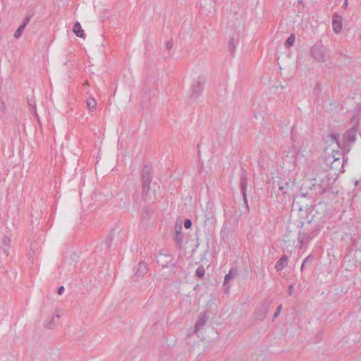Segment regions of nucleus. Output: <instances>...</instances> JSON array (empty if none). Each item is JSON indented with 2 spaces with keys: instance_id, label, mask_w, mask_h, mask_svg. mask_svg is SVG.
Listing matches in <instances>:
<instances>
[{
  "instance_id": "1",
  "label": "nucleus",
  "mask_w": 361,
  "mask_h": 361,
  "mask_svg": "<svg viewBox=\"0 0 361 361\" xmlns=\"http://www.w3.org/2000/svg\"><path fill=\"white\" fill-rule=\"evenodd\" d=\"M205 82L206 78L202 75H200L197 78L193 80L190 85V99H196L200 96L201 93L203 91Z\"/></svg>"
},
{
  "instance_id": "35",
  "label": "nucleus",
  "mask_w": 361,
  "mask_h": 361,
  "mask_svg": "<svg viewBox=\"0 0 361 361\" xmlns=\"http://www.w3.org/2000/svg\"><path fill=\"white\" fill-rule=\"evenodd\" d=\"M27 102H28L29 106L35 108L36 104H35V102L34 101V99H28Z\"/></svg>"
},
{
  "instance_id": "4",
  "label": "nucleus",
  "mask_w": 361,
  "mask_h": 361,
  "mask_svg": "<svg viewBox=\"0 0 361 361\" xmlns=\"http://www.w3.org/2000/svg\"><path fill=\"white\" fill-rule=\"evenodd\" d=\"M152 169L147 166H145L142 169V195L145 196L149 190L150 183L152 182Z\"/></svg>"
},
{
  "instance_id": "46",
  "label": "nucleus",
  "mask_w": 361,
  "mask_h": 361,
  "mask_svg": "<svg viewBox=\"0 0 361 361\" xmlns=\"http://www.w3.org/2000/svg\"><path fill=\"white\" fill-rule=\"evenodd\" d=\"M300 223L301 224V225H302H302H303V224H304V222H303V221H300Z\"/></svg>"
},
{
  "instance_id": "21",
  "label": "nucleus",
  "mask_w": 361,
  "mask_h": 361,
  "mask_svg": "<svg viewBox=\"0 0 361 361\" xmlns=\"http://www.w3.org/2000/svg\"><path fill=\"white\" fill-rule=\"evenodd\" d=\"M205 275V269L202 265L197 267L195 271V276L200 279H202Z\"/></svg>"
},
{
  "instance_id": "8",
  "label": "nucleus",
  "mask_w": 361,
  "mask_h": 361,
  "mask_svg": "<svg viewBox=\"0 0 361 361\" xmlns=\"http://www.w3.org/2000/svg\"><path fill=\"white\" fill-rule=\"evenodd\" d=\"M238 275V268L233 267L228 271V273L226 274L224 276V281L223 283V286L226 288V289L230 288L229 282L233 279Z\"/></svg>"
},
{
  "instance_id": "24",
  "label": "nucleus",
  "mask_w": 361,
  "mask_h": 361,
  "mask_svg": "<svg viewBox=\"0 0 361 361\" xmlns=\"http://www.w3.org/2000/svg\"><path fill=\"white\" fill-rule=\"evenodd\" d=\"M339 134L338 133H330L331 141L336 142L338 147H341V142L339 140Z\"/></svg>"
},
{
  "instance_id": "11",
  "label": "nucleus",
  "mask_w": 361,
  "mask_h": 361,
  "mask_svg": "<svg viewBox=\"0 0 361 361\" xmlns=\"http://www.w3.org/2000/svg\"><path fill=\"white\" fill-rule=\"evenodd\" d=\"M357 126H353L343 134L344 141L354 142L356 140Z\"/></svg>"
},
{
  "instance_id": "5",
  "label": "nucleus",
  "mask_w": 361,
  "mask_h": 361,
  "mask_svg": "<svg viewBox=\"0 0 361 361\" xmlns=\"http://www.w3.org/2000/svg\"><path fill=\"white\" fill-rule=\"evenodd\" d=\"M305 201V196L302 197H297L293 203V208L294 209H297L299 212L300 218L301 219L303 212H308V211L310 209V207H308L307 204H305V205H302L304 202Z\"/></svg>"
},
{
  "instance_id": "37",
  "label": "nucleus",
  "mask_w": 361,
  "mask_h": 361,
  "mask_svg": "<svg viewBox=\"0 0 361 361\" xmlns=\"http://www.w3.org/2000/svg\"><path fill=\"white\" fill-rule=\"evenodd\" d=\"M53 320H54V318H52L49 322H47L46 324H45V327L47 328V329H51V325H52V322H53Z\"/></svg>"
},
{
  "instance_id": "23",
  "label": "nucleus",
  "mask_w": 361,
  "mask_h": 361,
  "mask_svg": "<svg viewBox=\"0 0 361 361\" xmlns=\"http://www.w3.org/2000/svg\"><path fill=\"white\" fill-rule=\"evenodd\" d=\"M314 256L313 255H309L302 262L300 269L302 271L305 266L308 264L309 263H311L312 260L314 259Z\"/></svg>"
},
{
  "instance_id": "30",
  "label": "nucleus",
  "mask_w": 361,
  "mask_h": 361,
  "mask_svg": "<svg viewBox=\"0 0 361 361\" xmlns=\"http://www.w3.org/2000/svg\"><path fill=\"white\" fill-rule=\"evenodd\" d=\"M295 35L293 34H291L288 38L286 40V43L288 44V45H293L294 42H295Z\"/></svg>"
},
{
  "instance_id": "6",
  "label": "nucleus",
  "mask_w": 361,
  "mask_h": 361,
  "mask_svg": "<svg viewBox=\"0 0 361 361\" xmlns=\"http://www.w3.org/2000/svg\"><path fill=\"white\" fill-rule=\"evenodd\" d=\"M318 183H314L310 187V190L313 191L316 195L319 194L322 195L324 193L326 190L327 184L326 181L323 178H320L318 180Z\"/></svg>"
},
{
  "instance_id": "2",
  "label": "nucleus",
  "mask_w": 361,
  "mask_h": 361,
  "mask_svg": "<svg viewBox=\"0 0 361 361\" xmlns=\"http://www.w3.org/2000/svg\"><path fill=\"white\" fill-rule=\"evenodd\" d=\"M157 263L162 267L171 266L175 267L176 261L174 257L170 254L169 250H159V252L156 254Z\"/></svg>"
},
{
  "instance_id": "14",
  "label": "nucleus",
  "mask_w": 361,
  "mask_h": 361,
  "mask_svg": "<svg viewBox=\"0 0 361 361\" xmlns=\"http://www.w3.org/2000/svg\"><path fill=\"white\" fill-rule=\"evenodd\" d=\"M148 271V266L146 262L144 261L140 262L138 264L137 269L136 270L135 276L140 277L144 276L145 274H147Z\"/></svg>"
},
{
  "instance_id": "9",
  "label": "nucleus",
  "mask_w": 361,
  "mask_h": 361,
  "mask_svg": "<svg viewBox=\"0 0 361 361\" xmlns=\"http://www.w3.org/2000/svg\"><path fill=\"white\" fill-rule=\"evenodd\" d=\"M175 235L174 239L176 242H181L183 238V233L182 232V219H178L175 223Z\"/></svg>"
},
{
  "instance_id": "10",
  "label": "nucleus",
  "mask_w": 361,
  "mask_h": 361,
  "mask_svg": "<svg viewBox=\"0 0 361 361\" xmlns=\"http://www.w3.org/2000/svg\"><path fill=\"white\" fill-rule=\"evenodd\" d=\"M326 161L330 162L331 169L336 170L338 167L343 168V159L341 160L340 157H335V155L329 156L326 158Z\"/></svg>"
},
{
  "instance_id": "43",
  "label": "nucleus",
  "mask_w": 361,
  "mask_h": 361,
  "mask_svg": "<svg viewBox=\"0 0 361 361\" xmlns=\"http://www.w3.org/2000/svg\"><path fill=\"white\" fill-rule=\"evenodd\" d=\"M4 252L5 253V255H6V256H8V250L4 249Z\"/></svg>"
},
{
  "instance_id": "25",
  "label": "nucleus",
  "mask_w": 361,
  "mask_h": 361,
  "mask_svg": "<svg viewBox=\"0 0 361 361\" xmlns=\"http://www.w3.org/2000/svg\"><path fill=\"white\" fill-rule=\"evenodd\" d=\"M25 27H24V25H20V27L17 29V30L14 33V37L18 39L19 38L25 30Z\"/></svg>"
},
{
  "instance_id": "17",
  "label": "nucleus",
  "mask_w": 361,
  "mask_h": 361,
  "mask_svg": "<svg viewBox=\"0 0 361 361\" xmlns=\"http://www.w3.org/2000/svg\"><path fill=\"white\" fill-rule=\"evenodd\" d=\"M288 264V257L286 255L281 257L276 263L275 269L277 271L282 270Z\"/></svg>"
},
{
  "instance_id": "28",
  "label": "nucleus",
  "mask_w": 361,
  "mask_h": 361,
  "mask_svg": "<svg viewBox=\"0 0 361 361\" xmlns=\"http://www.w3.org/2000/svg\"><path fill=\"white\" fill-rule=\"evenodd\" d=\"M299 238H300V246L301 247H305L307 246V241L309 240V236L307 238L303 236V237H301L300 235L299 236Z\"/></svg>"
},
{
  "instance_id": "38",
  "label": "nucleus",
  "mask_w": 361,
  "mask_h": 361,
  "mask_svg": "<svg viewBox=\"0 0 361 361\" xmlns=\"http://www.w3.org/2000/svg\"><path fill=\"white\" fill-rule=\"evenodd\" d=\"M293 286L291 284L288 286V295H290L293 291Z\"/></svg>"
},
{
  "instance_id": "41",
  "label": "nucleus",
  "mask_w": 361,
  "mask_h": 361,
  "mask_svg": "<svg viewBox=\"0 0 361 361\" xmlns=\"http://www.w3.org/2000/svg\"><path fill=\"white\" fill-rule=\"evenodd\" d=\"M128 204H129L128 202H123V204L122 205L121 204V206L123 208H128Z\"/></svg>"
},
{
  "instance_id": "32",
  "label": "nucleus",
  "mask_w": 361,
  "mask_h": 361,
  "mask_svg": "<svg viewBox=\"0 0 361 361\" xmlns=\"http://www.w3.org/2000/svg\"><path fill=\"white\" fill-rule=\"evenodd\" d=\"M30 19H31V16H27L24 20H23V22L22 23L21 25H24V27H26L27 25L29 23V22L30 21Z\"/></svg>"
},
{
  "instance_id": "26",
  "label": "nucleus",
  "mask_w": 361,
  "mask_h": 361,
  "mask_svg": "<svg viewBox=\"0 0 361 361\" xmlns=\"http://www.w3.org/2000/svg\"><path fill=\"white\" fill-rule=\"evenodd\" d=\"M2 243L3 245L5 247H10L11 246V240L8 236H4L2 238Z\"/></svg>"
},
{
  "instance_id": "16",
  "label": "nucleus",
  "mask_w": 361,
  "mask_h": 361,
  "mask_svg": "<svg viewBox=\"0 0 361 361\" xmlns=\"http://www.w3.org/2000/svg\"><path fill=\"white\" fill-rule=\"evenodd\" d=\"M214 221V215L213 212H207L204 214V220L203 222L204 226L207 227L208 228L212 227L213 223Z\"/></svg>"
},
{
  "instance_id": "33",
  "label": "nucleus",
  "mask_w": 361,
  "mask_h": 361,
  "mask_svg": "<svg viewBox=\"0 0 361 361\" xmlns=\"http://www.w3.org/2000/svg\"><path fill=\"white\" fill-rule=\"evenodd\" d=\"M172 47H173V41H172V39H170L166 42V47L167 49L169 50L172 48Z\"/></svg>"
},
{
  "instance_id": "40",
  "label": "nucleus",
  "mask_w": 361,
  "mask_h": 361,
  "mask_svg": "<svg viewBox=\"0 0 361 361\" xmlns=\"http://www.w3.org/2000/svg\"><path fill=\"white\" fill-rule=\"evenodd\" d=\"M332 155H335V157H339L340 153L338 151L333 150Z\"/></svg>"
},
{
  "instance_id": "34",
  "label": "nucleus",
  "mask_w": 361,
  "mask_h": 361,
  "mask_svg": "<svg viewBox=\"0 0 361 361\" xmlns=\"http://www.w3.org/2000/svg\"><path fill=\"white\" fill-rule=\"evenodd\" d=\"M64 290L65 288L63 286H61L58 288L57 293L61 295L64 293Z\"/></svg>"
},
{
  "instance_id": "36",
  "label": "nucleus",
  "mask_w": 361,
  "mask_h": 361,
  "mask_svg": "<svg viewBox=\"0 0 361 361\" xmlns=\"http://www.w3.org/2000/svg\"><path fill=\"white\" fill-rule=\"evenodd\" d=\"M0 102H1L0 109L4 113L5 110H6L5 103L1 99H0Z\"/></svg>"
},
{
  "instance_id": "42",
  "label": "nucleus",
  "mask_w": 361,
  "mask_h": 361,
  "mask_svg": "<svg viewBox=\"0 0 361 361\" xmlns=\"http://www.w3.org/2000/svg\"><path fill=\"white\" fill-rule=\"evenodd\" d=\"M347 7H348V0H345L343 5V8H346Z\"/></svg>"
},
{
  "instance_id": "20",
  "label": "nucleus",
  "mask_w": 361,
  "mask_h": 361,
  "mask_svg": "<svg viewBox=\"0 0 361 361\" xmlns=\"http://www.w3.org/2000/svg\"><path fill=\"white\" fill-rule=\"evenodd\" d=\"M231 233V230L228 227L227 224L224 223L221 230V235L224 239L228 238V235Z\"/></svg>"
},
{
  "instance_id": "13",
  "label": "nucleus",
  "mask_w": 361,
  "mask_h": 361,
  "mask_svg": "<svg viewBox=\"0 0 361 361\" xmlns=\"http://www.w3.org/2000/svg\"><path fill=\"white\" fill-rule=\"evenodd\" d=\"M247 177L245 176V171H242L240 175V190L243 196L244 200L246 201V188H247Z\"/></svg>"
},
{
  "instance_id": "19",
  "label": "nucleus",
  "mask_w": 361,
  "mask_h": 361,
  "mask_svg": "<svg viewBox=\"0 0 361 361\" xmlns=\"http://www.w3.org/2000/svg\"><path fill=\"white\" fill-rule=\"evenodd\" d=\"M73 31L75 34V35L78 37L83 38L85 36L84 31L82 29L81 25L79 22L75 23Z\"/></svg>"
},
{
  "instance_id": "22",
  "label": "nucleus",
  "mask_w": 361,
  "mask_h": 361,
  "mask_svg": "<svg viewBox=\"0 0 361 361\" xmlns=\"http://www.w3.org/2000/svg\"><path fill=\"white\" fill-rule=\"evenodd\" d=\"M87 106L90 111H93L97 108V101L93 98H90L87 101Z\"/></svg>"
},
{
  "instance_id": "18",
  "label": "nucleus",
  "mask_w": 361,
  "mask_h": 361,
  "mask_svg": "<svg viewBox=\"0 0 361 361\" xmlns=\"http://www.w3.org/2000/svg\"><path fill=\"white\" fill-rule=\"evenodd\" d=\"M114 239V233L113 232H110L105 239L104 246L106 247H110L111 246H120V245H118L117 242H116L115 243H113Z\"/></svg>"
},
{
  "instance_id": "7",
  "label": "nucleus",
  "mask_w": 361,
  "mask_h": 361,
  "mask_svg": "<svg viewBox=\"0 0 361 361\" xmlns=\"http://www.w3.org/2000/svg\"><path fill=\"white\" fill-rule=\"evenodd\" d=\"M332 26L334 31L336 33L341 32L343 29V18L337 13L333 15Z\"/></svg>"
},
{
  "instance_id": "27",
  "label": "nucleus",
  "mask_w": 361,
  "mask_h": 361,
  "mask_svg": "<svg viewBox=\"0 0 361 361\" xmlns=\"http://www.w3.org/2000/svg\"><path fill=\"white\" fill-rule=\"evenodd\" d=\"M282 307H283L282 304L279 305L277 307V308H276V311H275V312H274V314L273 315V319H276L279 317V315L280 314L281 311L282 310Z\"/></svg>"
},
{
  "instance_id": "47",
  "label": "nucleus",
  "mask_w": 361,
  "mask_h": 361,
  "mask_svg": "<svg viewBox=\"0 0 361 361\" xmlns=\"http://www.w3.org/2000/svg\"><path fill=\"white\" fill-rule=\"evenodd\" d=\"M311 222L310 220H307V223L310 224Z\"/></svg>"
},
{
  "instance_id": "3",
  "label": "nucleus",
  "mask_w": 361,
  "mask_h": 361,
  "mask_svg": "<svg viewBox=\"0 0 361 361\" xmlns=\"http://www.w3.org/2000/svg\"><path fill=\"white\" fill-rule=\"evenodd\" d=\"M311 56L318 62H326L329 54L326 47L321 43L315 44L311 49Z\"/></svg>"
},
{
  "instance_id": "44",
  "label": "nucleus",
  "mask_w": 361,
  "mask_h": 361,
  "mask_svg": "<svg viewBox=\"0 0 361 361\" xmlns=\"http://www.w3.org/2000/svg\"><path fill=\"white\" fill-rule=\"evenodd\" d=\"M198 284L196 285V286L194 288V290L197 289Z\"/></svg>"
},
{
  "instance_id": "31",
  "label": "nucleus",
  "mask_w": 361,
  "mask_h": 361,
  "mask_svg": "<svg viewBox=\"0 0 361 361\" xmlns=\"http://www.w3.org/2000/svg\"><path fill=\"white\" fill-rule=\"evenodd\" d=\"M192 221L189 219H186L185 221H184V226L185 228L187 229H189L191 228L192 226Z\"/></svg>"
},
{
  "instance_id": "29",
  "label": "nucleus",
  "mask_w": 361,
  "mask_h": 361,
  "mask_svg": "<svg viewBox=\"0 0 361 361\" xmlns=\"http://www.w3.org/2000/svg\"><path fill=\"white\" fill-rule=\"evenodd\" d=\"M228 47H229V49L231 51H233V50L235 49V40H234V38H231L229 42H228Z\"/></svg>"
},
{
  "instance_id": "39",
  "label": "nucleus",
  "mask_w": 361,
  "mask_h": 361,
  "mask_svg": "<svg viewBox=\"0 0 361 361\" xmlns=\"http://www.w3.org/2000/svg\"><path fill=\"white\" fill-rule=\"evenodd\" d=\"M355 257H360L361 255V250H355Z\"/></svg>"
},
{
  "instance_id": "12",
  "label": "nucleus",
  "mask_w": 361,
  "mask_h": 361,
  "mask_svg": "<svg viewBox=\"0 0 361 361\" xmlns=\"http://www.w3.org/2000/svg\"><path fill=\"white\" fill-rule=\"evenodd\" d=\"M207 319L208 316L207 312H204L203 313L200 314L195 324L193 332L197 333L200 329V328H202L206 324Z\"/></svg>"
},
{
  "instance_id": "15",
  "label": "nucleus",
  "mask_w": 361,
  "mask_h": 361,
  "mask_svg": "<svg viewBox=\"0 0 361 361\" xmlns=\"http://www.w3.org/2000/svg\"><path fill=\"white\" fill-rule=\"evenodd\" d=\"M268 309L269 306L265 305L257 309L255 312L256 319L259 320H263L267 316Z\"/></svg>"
},
{
  "instance_id": "45",
  "label": "nucleus",
  "mask_w": 361,
  "mask_h": 361,
  "mask_svg": "<svg viewBox=\"0 0 361 361\" xmlns=\"http://www.w3.org/2000/svg\"><path fill=\"white\" fill-rule=\"evenodd\" d=\"M35 116H36V117H38V115H37V114L36 113V111L35 112Z\"/></svg>"
}]
</instances>
